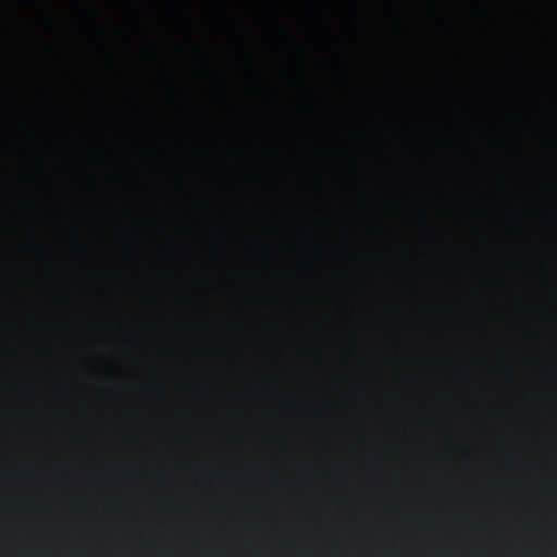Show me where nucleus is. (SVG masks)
<instances>
[{
    "label": "nucleus",
    "instance_id": "1",
    "mask_svg": "<svg viewBox=\"0 0 557 557\" xmlns=\"http://www.w3.org/2000/svg\"><path fill=\"white\" fill-rule=\"evenodd\" d=\"M0 4H176V35L178 34V15L184 4H341L344 10L348 4H395V2H0ZM178 40V37H175Z\"/></svg>",
    "mask_w": 557,
    "mask_h": 557
},
{
    "label": "nucleus",
    "instance_id": "2",
    "mask_svg": "<svg viewBox=\"0 0 557 557\" xmlns=\"http://www.w3.org/2000/svg\"><path fill=\"white\" fill-rule=\"evenodd\" d=\"M175 49H176V54H177L178 53V44L177 42H176Z\"/></svg>",
    "mask_w": 557,
    "mask_h": 557
}]
</instances>
